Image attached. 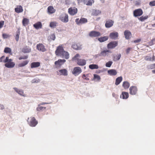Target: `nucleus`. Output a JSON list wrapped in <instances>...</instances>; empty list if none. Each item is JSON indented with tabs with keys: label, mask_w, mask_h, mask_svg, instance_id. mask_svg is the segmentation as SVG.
Wrapping results in <instances>:
<instances>
[{
	"label": "nucleus",
	"mask_w": 155,
	"mask_h": 155,
	"mask_svg": "<svg viewBox=\"0 0 155 155\" xmlns=\"http://www.w3.org/2000/svg\"><path fill=\"white\" fill-rule=\"evenodd\" d=\"M87 76L85 75V74H84L82 75V78H83V79H84V78H84L86 77Z\"/></svg>",
	"instance_id": "59"
},
{
	"label": "nucleus",
	"mask_w": 155,
	"mask_h": 155,
	"mask_svg": "<svg viewBox=\"0 0 155 155\" xmlns=\"http://www.w3.org/2000/svg\"><path fill=\"white\" fill-rule=\"evenodd\" d=\"M114 21L111 19H108L106 21L105 23V26L107 28L112 27L114 25Z\"/></svg>",
	"instance_id": "9"
},
{
	"label": "nucleus",
	"mask_w": 155,
	"mask_h": 155,
	"mask_svg": "<svg viewBox=\"0 0 155 155\" xmlns=\"http://www.w3.org/2000/svg\"><path fill=\"white\" fill-rule=\"evenodd\" d=\"M140 2H138V1H136V5H140Z\"/></svg>",
	"instance_id": "57"
},
{
	"label": "nucleus",
	"mask_w": 155,
	"mask_h": 155,
	"mask_svg": "<svg viewBox=\"0 0 155 155\" xmlns=\"http://www.w3.org/2000/svg\"><path fill=\"white\" fill-rule=\"evenodd\" d=\"M150 68L151 69L155 68V64H153L150 65Z\"/></svg>",
	"instance_id": "51"
},
{
	"label": "nucleus",
	"mask_w": 155,
	"mask_h": 155,
	"mask_svg": "<svg viewBox=\"0 0 155 155\" xmlns=\"http://www.w3.org/2000/svg\"><path fill=\"white\" fill-rule=\"evenodd\" d=\"M121 57V55L120 54H118L116 55L114 58L113 59V60L114 61H117L119 60Z\"/></svg>",
	"instance_id": "38"
},
{
	"label": "nucleus",
	"mask_w": 155,
	"mask_h": 155,
	"mask_svg": "<svg viewBox=\"0 0 155 155\" xmlns=\"http://www.w3.org/2000/svg\"><path fill=\"white\" fill-rule=\"evenodd\" d=\"M131 50V48H128L126 51V52L127 54H128L129 53L130 51Z\"/></svg>",
	"instance_id": "54"
},
{
	"label": "nucleus",
	"mask_w": 155,
	"mask_h": 155,
	"mask_svg": "<svg viewBox=\"0 0 155 155\" xmlns=\"http://www.w3.org/2000/svg\"><path fill=\"white\" fill-rule=\"evenodd\" d=\"M94 79H96L98 81H100L101 79L99 75L97 74H94Z\"/></svg>",
	"instance_id": "44"
},
{
	"label": "nucleus",
	"mask_w": 155,
	"mask_h": 155,
	"mask_svg": "<svg viewBox=\"0 0 155 155\" xmlns=\"http://www.w3.org/2000/svg\"><path fill=\"white\" fill-rule=\"evenodd\" d=\"M101 11L99 10L94 9L92 13V15L93 16H97L101 13Z\"/></svg>",
	"instance_id": "30"
},
{
	"label": "nucleus",
	"mask_w": 155,
	"mask_h": 155,
	"mask_svg": "<svg viewBox=\"0 0 155 155\" xmlns=\"http://www.w3.org/2000/svg\"><path fill=\"white\" fill-rule=\"evenodd\" d=\"M40 66V63L39 62H33L31 64V67L33 68H37Z\"/></svg>",
	"instance_id": "25"
},
{
	"label": "nucleus",
	"mask_w": 155,
	"mask_h": 155,
	"mask_svg": "<svg viewBox=\"0 0 155 155\" xmlns=\"http://www.w3.org/2000/svg\"><path fill=\"white\" fill-rule=\"evenodd\" d=\"M108 39V37L107 36H104L102 37L99 38L98 40L100 42H103L107 41Z\"/></svg>",
	"instance_id": "35"
},
{
	"label": "nucleus",
	"mask_w": 155,
	"mask_h": 155,
	"mask_svg": "<svg viewBox=\"0 0 155 155\" xmlns=\"http://www.w3.org/2000/svg\"><path fill=\"white\" fill-rule=\"evenodd\" d=\"M86 78V77L84 78H84V79H84V80H85V78Z\"/></svg>",
	"instance_id": "63"
},
{
	"label": "nucleus",
	"mask_w": 155,
	"mask_h": 155,
	"mask_svg": "<svg viewBox=\"0 0 155 155\" xmlns=\"http://www.w3.org/2000/svg\"><path fill=\"white\" fill-rule=\"evenodd\" d=\"M149 5L151 6H155V1L150 2L149 3Z\"/></svg>",
	"instance_id": "48"
},
{
	"label": "nucleus",
	"mask_w": 155,
	"mask_h": 155,
	"mask_svg": "<svg viewBox=\"0 0 155 155\" xmlns=\"http://www.w3.org/2000/svg\"><path fill=\"white\" fill-rule=\"evenodd\" d=\"M152 26L153 27H154L155 26V23L154 24H152Z\"/></svg>",
	"instance_id": "62"
},
{
	"label": "nucleus",
	"mask_w": 155,
	"mask_h": 155,
	"mask_svg": "<svg viewBox=\"0 0 155 155\" xmlns=\"http://www.w3.org/2000/svg\"><path fill=\"white\" fill-rule=\"evenodd\" d=\"M5 56H3L2 57L0 58V62H2L3 61H4L3 60V59L5 58Z\"/></svg>",
	"instance_id": "53"
},
{
	"label": "nucleus",
	"mask_w": 155,
	"mask_h": 155,
	"mask_svg": "<svg viewBox=\"0 0 155 155\" xmlns=\"http://www.w3.org/2000/svg\"><path fill=\"white\" fill-rule=\"evenodd\" d=\"M46 107L40 106L39 105L38 107L37 108V110L38 111H42L45 110Z\"/></svg>",
	"instance_id": "39"
},
{
	"label": "nucleus",
	"mask_w": 155,
	"mask_h": 155,
	"mask_svg": "<svg viewBox=\"0 0 155 155\" xmlns=\"http://www.w3.org/2000/svg\"><path fill=\"white\" fill-rule=\"evenodd\" d=\"M78 1V3L80 4L81 3L83 2L84 3V0H77Z\"/></svg>",
	"instance_id": "55"
},
{
	"label": "nucleus",
	"mask_w": 155,
	"mask_h": 155,
	"mask_svg": "<svg viewBox=\"0 0 155 155\" xmlns=\"http://www.w3.org/2000/svg\"><path fill=\"white\" fill-rule=\"evenodd\" d=\"M130 85L129 83L127 81H124L123 83L122 86L125 89H128Z\"/></svg>",
	"instance_id": "28"
},
{
	"label": "nucleus",
	"mask_w": 155,
	"mask_h": 155,
	"mask_svg": "<svg viewBox=\"0 0 155 155\" xmlns=\"http://www.w3.org/2000/svg\"><path fill=\"white\" fill-rule=\"evenodd\" d=\"M124 35L125 36V38L127 39H129L130 37L131 36V32L128 30H126L124 32Z\"/></svg>",
	"instance_id": "15"
},
{
	"label": "nucleus",
	"mask_w": 155,
	"mask_h": 155,
	"mask_svg": "<svg viewBox=\"0 0 155 155\" xmlns=\"http://www.w3.org/2000/svg\"><path fill=\"white\" fill-rule=\"evenodd\" d=\"M14 89L15 91H16L17 93H18L19 94L22 96H24V92L23 91L21 90H19L16 87L14 88Z\"/></svg>",
	"instance_id": "33"
},
{
	"label": "nucleus",
	"mask_w": 155,
	"mask_h": 155,
	"mask_svg": "<svg viewBox=\"0 0 155 155\" xmlns=\"http://www.w3.org/2000/svg\"><path fill=\"white\" fill-rule=\"evenodd\" d=\"M29 61L28 60H25L23 61L22 63L18 64V67H21L26 65L28 63Z\"/></svg>",
	"instance_id": "31"
},
{
	"label": "nucleus",
	"mask_w": 155,
	"mask_h": 155,
	"mask_svg": "<svg viewBox=\"0 0 155 155\" xmlns=\"http://www.w3.org/2000/svg\"><path fill=\"white\" fill-rule=\"evenodd\" d=\"M110 52V51L109 50H104L101 51L100 53L99 54V56L105 57L108 53Z\"/></svg>",
	"instance_id": "22"
},
{
	"label": "nucleus",
	"mask_w": 155,
	"mask_h": 155,
	"mask_svg": "<svg viewBox=\"0 0 155 155\" xmlns=\"http://www.w3.org/2000/svg\"><path fill=\"white\" fill-rule=\"evenodd\" d=\"M50 39L53 40H54L55 38V35L54 34L51 35L50 36Z\"/></svg>",
	"instance_id": "50"
},
{
	"label": "nucleus",
	"mask_w": 155,
	"mask_h": 155,
	"mask_svg": "<svg viewBox=\"0 0 155 155\" xmlns=\"http://www.w3.org/2000/svg\"><path fill=\"white\" fill-rule=\"evenodd\" d=\"M141 41L140 39H138L137 40H134V42L135 43H138L140 42Z\"/></svg>",
	"instance_id": "52"
},
{
	"label": "nucleus",
	"mask_w": 155,
	"mask_h": 155,
	"mask_svg": "<svg viewBox=\"0 0 155 155\" xmlns=\"http://www.w3.org/2000/svg\"><path fill=\"white\" fill-rule=\"evenodd\" d=\"M109 36L112 39H115L118 36V33L117 32L114 31L110 34Z\"/></svg>",
	"instance_id": "17"
},
{
	"label": "nucleus",
	"mask_w": 155,
	"mask_h": 155,
	"mask_svg": "<svg viewBox=\"0 0 155 155\" xmlns=\"http://www.w3.org/2000/svg\"><path fill=\"white\" fill-rule=\"evenodd\" d=\"M94 2V0H84V4L87 5H91Z\"/></svg>",
	"instance_id": "27"
},
{
	"label": "nucleus",
	"mask_w": 155,
	"mask_h": 155,
	"mask_svg": "<svg viewBox=\"0 0 155 155\" xmlns=\"http://www.w3.org/2000/svg\"><path fill=\"white\" fill-rule=\"evenodd\" d=\"M28 58V56L27 55H25L23 56H21L18 58L19 60H21L22 59H26Z\"/></svg>",
	"instance_id": "45"
},
{
	"label": "nucleus",
	"mask_w": 155,
	"mask_h": 155,
	"mask_svg": "<svg viewBox=\"0 0 155 155\" xmlns=\"http://www.w3.org/2000/svg\"><path fill=\"white\" fill-rule=\"evenodd\" d=\"M29 21L28 19L26 18H23L22 21L23 25L24 26H26L27 25H28Z\"/></svg>",
	"instance_id": "34"
},
{
	"label": "nucleus",
	"mask_w": 155,
	"mask_h": 155,
	"mask_svg": "<svg viewBox=\"0 0 155 155\" xmlns=\"http://www.w3.org/2000/svg\"><path fill=\"white\" fill-rule=\"evenodd\" d=\"M31 51V49L27 47H25L22 50V51L25 53H29Z\"/></svg>",
	"instance_id": "32"
},
{
	"label": "nucleus",
	"mask_w": 155,
	"mask_h": 155,
	"mask_svg": "<svg viewBox=\"0 0 155 155\" xmlns=\"http://www.w3.org/2000/svg\"><path fill=\"white\" fill-rule=\"evenodd\" d=\"M123 78L122 76H120L117 77L116 80L115 84L116 85L119 84L122 81Z\"/></svg>",
	"instance_id": "29"
},
{
	"label": "nucleus",
	"mask_w": 155,
	"mask_h": 155,
	"mask_svg": "<svg viewBox=\"0 0 155 155\" xmlns=\"http://www.w3.org/2000/svg\"><path fill=\"white\" fill-rule=\"evenodd\" d=\"M12 59H9L8 57H6L5 59L3 61V62L5 63V66L8 68H13L15 66V64L14 62H12Z\"/></svg>",
	"instance_id": "3"
},
{
	"label": "nucleus",
	"mask_w": 155,
	"mask_h": 155,
	"mask_svg": "<svg viewBox=\"0 0 155 155\" xmlns=\"http://www.w3.org/2000/svg\"><path fill=\"white\" fill-rule=\"evenodd\" d=\"M108 73L111 76H115L117 74V71L115 69H110L108 71Z\"/></svg>",
	"instance_id": "23"
},
{
	"label": "nucleus",
	"mask_w": 155,
	"mask_h": 155,
	"mask_svg": "<svg viewBox=\"0 0 155 155\" xmlns=\"http://www.w3.org/2000/svg\"><path fill=\"white\" fill-rule=\"evenodd\" d=\"M28 122L29 125L31 127H34L38 123V122L34 117H31L28 118Z\"/></svg>",
	"instance_id": "4"
},
{
	"label": "nucleus",
	"mask_w": 155,
	"mask_h": 155,
	"mask_svg": "<svg viewBox=\"0 0 155 155\" xmlns=\"http://www.w3.org/2000/svg\"><path fill=\"white\" fill-rule=\"evenodd\" d=\"M34 27L37 29L41 28H42V25L41 22H38L33 25Z\"/></svg>",
	"instance_id": "24"
},
{
	"label": "nucleus",
	"mask_w": 155,
	"mask_h": 155,
	"mask_svg": "<svg viewBox=\"0 0 155 155\" xmlns=\"http://www.w3.org/2000/svg\"><path fill=\"white\" fill-rule=\"evenodd\" d=\"M2 36L3 38L5 39L9 38L10 37V35L8 34L3 33L2 35Z\"/></svg>",
	"instance_id": "47"
},
{
	"label": "nucleus",
	"mask_w": 155,
	"mask_h": 155,
	"mask_svg": "<svg viewBox=\"0 0 155 155\" xmlns=\"http://www.w3.org/2000/svg\"><path fill=\"white\" fill-rule=\"evenodd\" d=\"M86 81H88L89 80V79L87 77H86L85 79Z\"/></svg>",
	"instance_id": "61"
},
{
	"label": "nucleus",
	"mask_w": 155,
	"mask_h": 155,
	"mask_svg": "<svg viewBox=\"0 0 155 155\" xmlns=\"http://www.w3.org/2000/svg\"><path fill=\"white\" fill-rule=\"evenodd\" d=\"M47 9L48 13L50 14L54 13L56 11V10L54 9L53 7L51 6H48Z\"/></svg>",
	"instance_id": "19"
},
{
	"label": "nucleus",
	"mask_w": 155,
	"mask_h": 155,
	"mask_svg": "<svg viewBox=\"0 0 155 155\" xmlns=\"http://www.w3.org/2000/svg\"><path fill=\"white\" fill-rule=\"evenodd\" d=\"M145 59L147 61H155V59L154 58V56H153V57L152 58H151V57H146L145 58Z\"/></svg>",
	"instance_id": "43"
},
{
	"label": "nucleus",
	"mask_w": 155,
	"mask_h": 155,
	"mask_svg": "<svg viewBox=\"0 0 155 155\" xmlns=\"http://www.w3.org/2000/svg\"><path fill=\"white\" fill-rule=\"evenodd\" d=\"M80 57L79 54H76L73 58V59L77 61V63L79 66H84L86 64V61L85 59L78 58Z\"/></svg>",
	"instance_id": "2"
},
{
	"label": "nucleus",
	"mask_w": 155,
	"mask_h": 155,
	"mask_svg": "<svg viewBox=\"0 0 155 155\" xmlns=\"http://www.w3.org/2000/svg\"><path fill=\"white\" fill-rule=\"evenodd\" d=\"M130 94L131 95H135L136 94L137 89L136 86H131L129 88Z\"/></svg>",
	"instance_id": "13"
},
{
	"label": "nucleus",
	"mask_w": 155,
	"mask_h": 155,
	"mask_svg": "<svg viewBox=\"0 0 155 155\" xmlns=\"http://www.w3.org/2000/svg\"><path fill=\"white\" fill-rule=\"evenodd\" d=\"M113 63L112 61H109L106 63L105 64L106 66L107 67H110Z\"/></svg>",
	"instance_id": "46"
},
{
	"label": "nucleus",
	"mask_w": 155,
	"mask_h": 155,
	"mask_svg": "<svg viewBox=\"0 0 155 155\" xmlns=\"http://www.w3.org/2000/svg\"><path fill=\"white\" fill-rule=\"evenodd\" d=\"M37 49L38 50L42 51L45 52L46 51V49L45 48V46L42 43H39L37 45Z\"/></svg>",
	"instance_id": "12"
},
{
	"label": "nucleus",
	"mask_w": 155,
	"mask_h": 155,
	"mask_svg": "<svg viewBox=\"0 0 155 155\" xmlns=\"http://www.w3.org/2000/svg\"><path fill=\"white\" fill-rule=\"evenodd\" d=\"M118 45V42L117 41H111L107 45V48L108 49L114 48Z\"/></svg>",
	"instance_id": "8"
},
{
	"label": "nucleus",
	"mask_w": 155,
	"mask_h": 155,
	"mask_svg": "<svg viewBox=\"0 0 155 155\" xmlns=\"http://www.w3.org/2000/svg\"><path fill=\"white\" fill-rule=\"evenodd\" d=\"M4 24V21H0V29L1 28L3 27Z\"/></svg>",
	"instance_id": "49"
},
{
	"label": "nucleus",
	"mask_w": 155,
	"mask_h": 155,
	"mask_svg": "<svg viewBox=\"0 0 155 155\" xmlns=\"http://www.w3.org/2000/svg\"><path fill=\"white\" fill-rule=\"evenodd\" d=\"M152 72L153 73L155 74V69L153 70Z\"/></svg>",
	"instance_id": "60"
},
{
	"label": "nucleus",
	"mask_w": 155,
	"mask_h": 155,
	"mask_svg": "<svg viewBox=\"0 0 155 155\" xmlns=\"http://www.w3.org/2000/svg\"><path fill=\"white\" fill-rule=\"evenodd\" d=\"M15 11L17 13H19L23 11L22 7L21 5L18 6L17 7L15 8Z\"/></svg>",
	"instance_id": "26"
},
{
	"label": "nucleus",
	"mask_w": 155,
	"mask_h": 155,
	"mask_svg": "<svg viewBox=\"0 0 155 155\" xmlns=\"http://www.w3.org/2000/svg\"><path fill=\"white\" fill-rule=\"evenodd\" d=\"M78 9L75 7H71L68 9L69 13L71 15H74L77 13Z\"/></svg>",
	"instance_id": "10"
},
{
	"label": "nucleus",
	"mask_w": 155,
	"mask_h": 155,
	"mask_svg": "<svg viewBox=\"0 0 155 155\" xmlns=\"http://www.w3.org/2000/svg\"><path fill=\"white\" fill-rule=\"evenodd\" d=\"M48 104V103H45V102H42V103H41V104H40L39 105H43L46 104Z\"/></svg>",
	"instance_id": "56"
},
{
	"label": "nucleus",
	"mask_w": 155,
	"mask_h": 155,
	"mask_svg": "<svg viewBox=\"0 0 155 155\" xmlns=\"http://www.w3.org/2000/svg\"><path fill=\"white\" fill-rule=\"evenodd\" d=\"M82 72V70L81 68L79 67H76L74 68L73 71H72V73L75 76H76L78 75Z\"/></svg>",
	"instance_id": "6"
},
{
	"label": "nucleus",
	"mask_w": 155,
	"mask_h": 155,
	"mask_svg": "<svg viewBox=\"0 0 155 155\" xmlns=\"http://www.w3.org/2000/svg\"><path fill=\"white\" fill-rule=\"evenodd\" d=\"M129 97V94L128 92H122L120 96V97L123 99H127Z\"/></svg>",
	"instance_id": "21"
},
{
	"label": "nucleus",
	"mask_w": 155,
	"mask_h": 155,
	"mask_svg": "<svg viewBox=\"0 0 155 155\" xmlns=\"http://www.w3.org/2000/svg\"><path fill=\"white\" fill-rule=\"evenodd\" d=\"M72 48L74 49L80 50L81 49V45L79 44H75L72 45Z\"/></svg>",
	"instance_id": "18"
},
{
	"label": "nucleus",
	"mask_w": 155,
	"mask_h": 155,
	"mask_svg": "<svg viewBox=\"0 0 155 155\" xmlns=\"http://www.w3.org/2000/svg\"><path fill=\"white\" fill-rule=\"evenodd\" d=\"M20 34L19 31H18L16 32V34L15 36V39L17 41H18L19 40V36Z\"/></svg>",
	"instance_id": "41"
},
{
	"label": "nucleus",
	"mask_w": 155,
	"mask_h": 155,
	"mask_svg": "<svg viewBox=\"0 0 155 155\" xmlns=\"http://www.w3.org/2000/svg\"><path fill=\"white\" fill-rule=\"evenodd\" d=\"M148 17L147 16H142L140 17L139 19L141 21H144L145 20L147 19L148 18Z\"/></svg>",
	"instance_id": "42"
},
{
	"label": "nucleus",
	"mask_w": 155,
	"mask_h": 155,
	"mask_svg": "<svg viewBox=\"0 0 155 155\" xmlns=\"http://www.w3.org/2000/svg\"><path fill=\"white\" fill-rule=\"evenodd\" d=\"M11 49L9 47H6L4 50V52L6 53L11 54Z\"/></svg>",
	"instance_id": "37"
},
{
	"label": "nucleus",
	"mask_w": 155,
	"mask_h": 155,
	"mask_svg": "<svg viewBox=\"0 0 155 155\" xmlns=\"http://www.w3.org/2000/svg\"><path fill=\"white\" fill-rule=\"evenodd\" d=\"M57 73L58 74L60 75L67 76L68 75V71L65 69L59 70Z\"/></svg>",
	"instance_id": "14"
},
{
	"label": "nucleus",
	"mask_w": 155,
	"mask_h": 155,
	"mask_svg": "<svg viewBox=\"0 0 155 155\" xmlns=\"http://www.w3.org/2000/svg\"><path fill=\"white\" fill-rule=\"evenodd\" d=\"M55 53L56 55L66 59H68L69 57L68 53L64 50L63 45H60L57 47L55 51Z\"/></svg>",
	"instance_id": "1"
},
{
	"label": "nucleus",
	"mask_w": 155,
	"mask_h": 155,
	"mask_svg": "<svg viewBox=\"0 0 155 155\" xmlns=\"http://www.w3.org/2000/svg\"><path fill=\"white\" fill-rule=\"evenodd\" d=\"M89 68L91 69H97L98 68V66L96 64H92L89 65Z\"/></svg>",
	"instance_id": "36"
},
{
	"label": "nucleus",
	"mask_w": 155,
	"mask_h": 155,
	"mask_svg": "<svg viewBox=\"0 0 155 155\" xmlns=\"http://www.w3.org/2000/svg\"><path fill=\"white\" fill-rule=\"evenodd\" d=\"M89 35L92 37H97L100 36L101 34L99 32L93 31L89 33Z\"/></svg>",
	"instance_id": "11"
},
{
	"label": "nucleus",
	"mask_w": 155,
	"mask_h": 155,
	"mask_svg": "<svg viewBox=\"0 0 155 155\" xmlns=\"http://www.w3.org/2000/svg\"><path fill=\"white\" fill-rule=\"evenodd\" d=\"M0 107H1V109L2 110L4 108V106L3 105H0Z\"/></svg>",
	"instance_id": "58"
},
{
	"label": "nucleus",
	"mask_w": 155,
	"mask_h": 155,
	"mask_svg": "<svg viewBox=\"0 0 155 155\" xmlns=\"http://www.w3.org/2000/svg\"><path fill=\"white\" fill-rule=\"evenodd\" d=\"M75 21L78 25H79L87 23V20L85 18H81L80 20L78 18H76Z\"/></svg>",
	"instance_id": "5"
},
{
	"label": "nucleus",
	"mask_w": 155,
	"mask_h": 155,
	"mask_svg": "<svg viewBox=\"0 0 155 155\" xmlns=\"http://www.w3.org/2000/svg\"><path fill=\"white\" fill-rule=\"evenodd\" d=\"M60 19L63 22H67L68 21V16L67 14H65L64 16L60 18Z\"/></svg>",
	"instance_id": "20"
},
{
	"label": "nucleus",
	"mask_w": 155,
	"mask_h": 155,
	"mask_svg": "<svg viewBox=\"0 0 155 155\" xmlns=\"http://www.w3.org/2000/svg\"><path fill=\"white\" fill-rule=\"evenodd\" d=\"M143 10L141 8L135 9L134 11L133 15L135 17L140 16L143 14Z\"/></svg>",
	"instance_id": "7"
},
{
	"label": "nucleus",
	"mask_w": 155,
	"mask_h": 155,
	"mask_svg": "<svg viewBox=\"0 0 155 155\" xmlns=\"http://www.w3.org/2000/svg\"><path fill=\"white\" fill-rule=\"evenodd\" d=\"M65 61L66 60L65 59H60L58 60V61H55L54 64L56 65L60 66L63 64Z\"/></svg>",
	"instance_id": "16"
},
{
	"label": "nucleus",
	"mask_w": 155,
	"mask_h": 155,
	"mask_svg": "<svg viewBox=\"0 0 155 155\" xmlns=\"http://www.w3.org/2000/svg\"><path fill=\"white\" fill-rule=\"evenodd\" d=\"M57 24V23L55 21L51 22L50 23V26L52 28L55 27Z\"/></svg>",
	"instance_id": "40"
}]
</instances>
